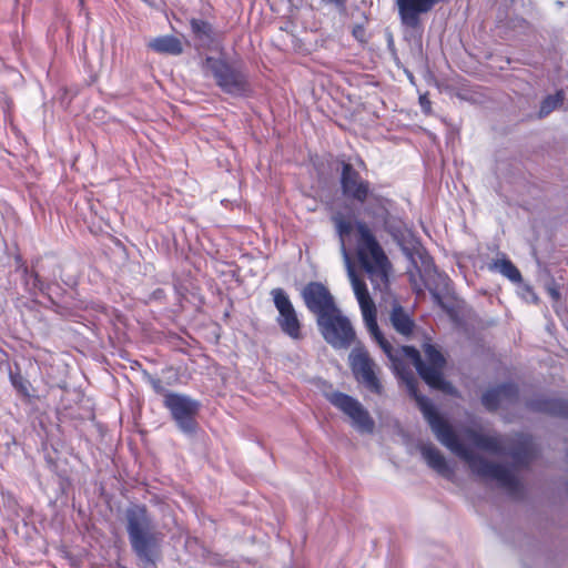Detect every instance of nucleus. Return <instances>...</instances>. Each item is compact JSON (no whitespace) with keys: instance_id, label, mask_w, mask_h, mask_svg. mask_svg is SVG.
<instances>
[{"instance_id":"obj_19","label":"nucleus","mask_w":568,"mask_h":568,"mask_svg":"<svg viewBox=\"0 0 568 568\" xmlns=\"http://www.w3.org/2000/svg\"><path fill=\"white\" fill-rule=\"evenodd\" d=\"M302 297L306 307L315 315L320 325V282L308 283L302 291Z\"/></svg>"},{"instance_id":"obj_5","label":"nucleus","mask_w":568,"mask_h":568,"mask_svg":"<svg viewBox=\"0 0 568 568\" xmlns=\"http://www.w3.org/2000/svg\"><path fill=\"white\" fill-rule=\"evenodd\" d=\"M322 335L334 348H348L355 339L349 320L335 306L333 296L322 286Z\"/></svg>"},{"instance_id":"obj_27","label":"nucleus","mask_w":568,"mask_h":568,"mask_svg":"<svg viewBox=\"0 0 568 568\" xmlns=\"http://www.w3.org/2000/svg\"><path fill=\"white\" fill-rule=\"evenodd\" d=\"M151 384L155 392L161 393L163 390L162 382L159 378H152Z\"/></svg>"},{"instance_id":"obj_25","label":"nucleus","mask_w":568,"mask_h":568,"mask_svg":"<svg viewBox=\"0 0 568 568\" xmlns=\"http://www.w3.org/2000/svg\"><path fill=\"white\" fill-rule=\"evenodd\" d=\"M191 27L195 36H209L211 33V24L203 20L193 19Z\"/></svg>"},{"instance_id":"obj_17","label":"nucleus","mask_w":568,"mask_h":568,"mask_svg":"<svg viewBox=\"0 0 568 568\" xmlns=\"http://www.w3.org/2000/svg\"><path fill=\"white\" fill-rule=\"evenodd\" d=\"M517 465L528 464L536 455L535 445L529 436L521 435L518 445L510 453Z\"/></svg>"},{"instance_id":"obj_15","label":"nucleus","mask_w":568,"mask_h":568,"mask_svg":"<svg viewBox=\"0 0 568 568\" xmlns=\"http://www.w3.org/2000/svg\"><path fill=\"white\" fill-rule=\"evenodd\" d=\"M183 38H153L148 48L162 54L179 55L183 52L184 41Z\"/></svg>"},{"instance_id":"obj_12","label":"nucleus","mask_w":568,"mask_h":568,"mask_svg":"<svg viewBox=\"0 0 568 568\" xmlns=\"http://www.w3.org/2000/svg\"><path fill=\"white\" fill-rule=\"evenodd\" d=\"M465 435L475 447L481 450L494 455H501L505 452L506 445L498 435H486L471 428L466 429Z\"/></svg>"},{"instance_id":"obj_18","label":"nucleus","mask_w":568,"mask_h":568,"mask_svg":"<svg viewBox=\"0 0 568 568\" xmlns=\"http://www.w3.org/2000/svg\"><path fill=\"white\" fill-rule=\"evenodd\" d=\"M23 273H24V286H26L27 291L32 295H37L38 293L49 294L52 285L57 284L55 278L51 283H47V282L42 281L38 273L29 272L27 266L23 267Z\"/></svg>"},{"instance_id":"obj_1","label":"nucleus","mask_w":568,"mask_h":568,"mask_svg":"<svg viewBox=\"0 0 568 568\" xmlns=\"http://www.w3.org/2000/svg\"><path fill=\"white\" fill-rule=\"evenodd\" d=\"M348 276L369 334L388 357L394 373L405 382L409 394L416 399L419 409L437 439L464 460L474 475L485 480L495 481L498 487L515 497L519 496L521 494V483L514 469L489 462L464 445L452 426L437 414L430 400L417 393L415 377L405 359L410 361L420 377L430 387L445 393H453V386L443 377L446 361L442 353L434 345L426 343L423 348L425 356V361H423L419 352L412 346L394 347L381 333L376 321L375 304L368 294L365 283L357 278L351 265H348Z\"/></svg>"},{"instance_id":"obj_26","label":"nucleus","mask_w":568,"mask_h":568,"mask_svg":"<svg viewBox=\"0 0 568 568\" xmlns=\"http://www.w3.org/2000/svg\"><path fill=\"white\" fill-rule=\"evenodd\" d=\"M419 103L425 112H429L430 110V101L427 99L426 95H420Z\"/></svg>"},{"instance_id":"obj_24","label":"nucleus","mask_w":568,"mask_h":568,"mask_svg":"<svg viewBox=\"0 0 568 568\" xmlns=\"http://www.w3.org/2000/svg\"><path fill=\"white\" fill-rule=\"evenodd\" d=\"M12 386L22 395L29 394V382L19 373H10Z\"/></svg>"},{"instance_id":"obj_4","label":"nucleus","mask_w":568,"mask_h":568,"mask_svg":"<svg viewBox=\"0 0 568 568\" xmlns=\"http://www.w3.org/2000/svg\"><path fill=\"white\" fill-rule=\"evenodd\" d=\"M126 532L133 552L144 564H154L161 552L163 534L145 506L133 505L125 510Z\"/></svg>"},{"instance_id":"obj_20","label":"nucleus","mask_w":568,"mask_h":568,"mask_svg":"<svg viewBox=\"0 0 568 568\" xmlns=\"http://www.w3.org/2000/svg\"><path fill=\"white\" fill-rule=\"evenodd\" d=\"M393 327L399 334L408 336L413 332L414 322L405 313L402 306L395 305L389 316Z\"/></svg>"},{"instance_id":"obj_22","label":"nucleus","mask_w":568,"mask_h":568,"mask_svg":"<svg viewBox=\"0 0 568 568\" xmlns=\"http://www.w3.org/2000/svg\"><path fill=\"white\" fill-rule=\"evenodd\" d=\"M491 268L500 272L504 276L511 282H520L521 275L518 268L507 258L497 260L494 262Z\"/></svg>"},{"instance_id":"obj_6","label":"nucleus","mask_w":568,"mask_h":568,"mask_svg":"<svg viewBox=\"0 0 568 568\" xmlns=\"http://www.w3.org/2000/svg\"><path fill=\"white\" fill-rule=\"evenodd\" d=\"M348 364L358 384L375 395H383L384 386L381 379V367L363 345H356L351 351Z\"/></svg>"},{"instance_id":"obj_23","label":"nucleus","mask_w":568,"mask_h":568,"mask_svg":"<svg viewBox=\"0 0 568 568\" xmlns=\"http://www.w3.org/2000/svg\"><path fill=\"white\" fill-rule=\"evenodd\" d=\"M346 3L347 0H322V9L326 7L329 12L338 16L339 18H344L347 12Z\"/></svg>"},{"instance_id":"obj_16","label":"nucleus","mask_w":568,"mask_h":568,"mask_svg":"<svg viewBox=\"0 0 568 568\" xmlns=\"http://www.w3.org/2000/svg\"><path fill=\"white\" fill-rule=\"evenodd\" d=\"M532 409L551 415L568 417V402L552 398H538L530 403Z\"/></svg>"},{"instance_id":"obj_13","label":"nucleus","mask_w":568,"mask_h":568,"mask_svg":"<svg viewBox=\"0 0 568 568\" xmlns=\"http://www.w3.org/2000/svg\"><path fill=\"white\" fill-rule=\"evenodd\" d=\"M518 390L513 384L501 385L497 388L487 390L483 395V404L489 410H494L501 405L513 402L517 398Z\"/></svg>"},{"instance_id":"obj_10","label":"nucleus","mask_w":568,"mask_h":568,"mask_svg":"<svg viewBox=\"0 0 568 568\" xmlns=\"http://www.w3.org/2000/svg\"><path fill=\"white\" fill-rule=\"evenodd\" d=\"M422 263L423 268H419L420 277L434 300L442 304V294H446L449 291V278L439 273L428 257L422 258Z\"/></svg>"},{"instance_id":"obj_30","label":"nucleus","mask_w":568,"mask_h":568,"mask_svg":"<svg viewBox=\"0 0 568 568\" xmlns=\"http://www.w3.org/2000/svg\"><path fill=\"white\" fill-rule=\"evenodd\" d=\"M61 281H62L63 283H65L67 285H72V284H73L71 281H65V280H63L62 277H61Z\"/></svg>"},{"instance_id":"obj_2","label":"nucleus","mask_w":568,"mask_h":568,"mask_svg":"<svg viewBox=\"0 0 568 568\" xmlns=\"http://www.w3.org/2000/svg\"><path fill=\"white\" fill-rule=\"evenodd\" d=\"M195 43L200 55L204 54L202 47L207 45L210 53H205L202 69L205 77H211L215 84L232 97H246L251 92L248 73L244 63L239 59H229L220 45L219 38H197Z\"/></svg>"},{"instance_id":"obj_21","label":"nucleus","mask_w":568,"mask_h":568,"mask_svg":"<svg viewBox=\"0 0 568 568\" xmlns=\"http://www.w3.org/2000/svg\"><path fill=\"white\" fill-rule=\"evenodd\" d=\"M565 100L564 91H557L555 94L546 97L540 104L539 118L549 115L552 111L559 109Z\"/></svg>"},{"instance_id":"obj_9","label":"nucleus","mask_w":568,"mask_h":568,"mask_svg":"<svg viewBox=\"0 0 568 568\" xmlns=\"http://www.w3.org/2000/svg\"><path fill=\"white\" fill-rule=\"evenodd\" d=\"M329 402L341 409L352 423V426L361 433H372L375 423L367 409L355 398L343 394L333 393L327 396Z\"/></svg>"},{"instance_id":"obj_7","label":"nucleus","mask_w":568,"mask_h":568,"mask_svg":"<svg viewBox=\"0 0 568 568\" xmlns=\"http://www.w3.org/2000/svg\"><path fill=\"white\" fill-rule=\"evenodd\" d=\"M164 406L170 410L172 418L181 432L184 434H193L195 432V415L200 408L197 400L183 394L166 393L164 396Z\"/></svg>"},{"instance_id":"obj_3","label":"nucleus","mask_w":568,"mask_h":568,"mask_svg":"<svg viewBox=\"0 0 568 568\" xmlns=\"http://www.w3.org/2000/svg\"><path fill=\"white\" fill-rule=\"evenodd\" d=\"M337 227L343 242L347 235L355 236L359 262L374 287L381 291L387 288L390 264L371 230L361 222L339 221Z\"/></svg>"},{"instance_id":"obj_8","label":"nucleus","mask_w":568,"mask_h":568,"mask_svg":"<svg viewBox=\"0 0 568 568\" xmlns=\"http://www.w3.org/2000/svg\"><path fill=\"white\" fill-rule=\"evenodd\" d=\"M271 296L278 312L276 323L281 331L291 338H300L301 322L288 294L283 288L276 287L271 291Z\"/></svg>"},{"instance_id":"obj_28","label":"nucleus","mask_w":568,"mask_h":568,"mask_svg":"<svg viewBox=\"0 0 568 568\" xmlns=\"http://www.w3.org/2000/svg\"><path fill=\"white\" fill-rule=\"evenodd\" d=\"M364 32V28L362 24L357 23L353 27V30H352V36H359L361 33Z\"/></svg>"},{"instance_id":"obj_11","label":"nucleus","mask_w":568,"mask_h":568,"mask_svg":"<svg viewBox=\"0 0 568 568\" xmlns=\"http://www.w3.org/2000/svg\"><path fill=\"white\" fill-rule=\"evenodd\" d=\"M342 187L346 196L364 202L369 195V185L351 164L345 163L342 171Z\"/></svg>"},{"instance_id":"obj_14","label":"nucleus","mask_w":568,"mask_h":568,"mask_svg":"<svg viewBox=\"0 0 568 568\" xmlns=\"http://www.w3.org/2000/svg\"><path fill=\"white\" fill-rule=\"evenodd\" d=\"M420 453L427 465L436 470L439 475L449 477L453 474V470L448 466L446 458L434 445L423 444L420 446Z\"/></svg>"},{"instance_id":"obj_29","label":"nucleus","mask_w":568,"mask_h":568,"mask_svg":"<svg viewBox=\"0 0 568 568\" xmlns=\"http://www.w3.org/2000/svg\"><path fill=\"white\" fill-rule=\"evenodd\" d=\"M550 293H551L552 297H555V298L559 297V294L555 290H552Z\"/></svg>"}]
</instances>
